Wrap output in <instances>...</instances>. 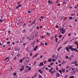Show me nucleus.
Masks as SVG:
<instances>
[{
  "label": "nucleus",
  "mask_w": 78,
  "mask_h": 78,
  "mask_svg": "<svg viewBox=\"0 0 78 78\" xmlns=\"http://www.w3.org/2000/svg\"><path fill=\"white\" fill-rule=\"evenodd\" d=\"M44 66V63H43V62L40 63L39 65L38 66L39 67H40V66Z\"/></svg>",
  "instance_id": "1"
},
{
  "label": "nucleus",
  "mask_w": 78,
  "mask_h": 78,
  "mask_svg": "<svg viewBox=\"0 0 78 78\" xmlns=\"http://www.w3.org/2000/svg\"><path fill=\"white\" fill-rule=\"evenodd\" d=\"M37 48H38V46H35V47L33 49L34 51H36V50H37Z\"/></svg>",
  "instance_id": "2"
},
{
  "label": "nucleus",
  "mask_w": 78,
  "mask_h": 78,
  "mask_svg": "<svg viewBox=\"0 0 78 78\" xmlns=\"http://www.w3.org/2000/svg\"><path fill=\"white\" fill-rule=\"evenodd\" d=\"M25 61H26V62H29V58L28 57H27L26 59H25Z\"/></svg>",
  "instance_id": "3"
},
{
  "label": "nucleus",
  "mask_w": 78,
  "mask_h": 78,
  "mask_svg": "<svg viewBox=\"0 0 78 78\" xmlns=\"http://www.w3.org/2000/svg\"><path fill=\"white\" fill-rule=\"evenodd\" d=\"M31 38L32 40H33V39H34V35H32L31 37Z\"/></svg>",
  "instance_id": "4"
},
{
  "label": "nucleus",
  "mask_w": 78,
  "mask_h": 78,
  "mask_svg": "<svg viewBox=\"0 0 78 78\" xmlns=\"http://www.w3.org/2000/svg\"><path fill=\"white\" fill-rule=\"evenodd\" d=\"M31 44L32 45H33L34 44H36V41H34L33 42H31Z\"/></svg>",
  "instance_id": "5"
},
{
  "label": "nucleus",
  "mask_w": 78,
  "mask_h": 78,
  "mask_svg": "<svg viewBox=\"0 0 78 78\" xmlns=\"http://www.w3.org/2000/svg\"><path fill=\"white\" fill-rule=\"evenodd\" d=\"M38 33L37 32V31L35 33V37H37V36L38 35Z\"/></svg>",
  "instance_id": "6"
},
{
  "label": "nucleus",
  "mask_w": 78,
  "mask_h": 78,
  "mask_svg": "<svg viewBox=\"0 0 78 78\" xmlns=\"http://www.w3.org/2000/svg\"><path fill=\"white\" fill-rule=\"evenodd\" d=\"M38 72H40V73H41V74H42V73H43V72H42V71H41V69H39V70H38Z\"/></svg>",
  "instance_id": "7"
},
{
  "label": "nucleus",
  "mask_w": 78,
  "mask_h": 78,
  "mask_svg": "<svg viewBox=\"0 0 78 78\" xmlns=\"http://www.w3.org/2000/svg\"><path fill=\"white\" fill-rule=\"evenodd\" d=\"M48 61L49 62H51V58H49L48 60Z\"/></svg>",
  "instance_id": "8"
},
{
  "label": "nucleus",
  "mask_w": 78,
  "mask_h": 78,
  "mask_svg": "<svg viewBox=\"0 0 78 78\" xmlns=\"http://www.w3.org/2000/svg\"><path fill=\"white\" fill-rule=\"evenodd\" d=\"M56 76L57 77H59V76H60V74H59V73H58L56 74Z\"/></svg>",
  "instance_id": "9"
},
{
  "label": "nucleus",
  "mask_w": 78,
  "mask_h": 78,
  "mask_svg": "<svg viewBox=\"0 0 78 78\" xmlns=\"http://www.w3.org/2000/svg\"><path fill=\"white\" fill-rule=\"evenodd\" d=\"M24 68H25L24 67L20 69L19 70H20V71H22V70H23V69H24Z\"/></svg>",
  "instance_id": "10"
},
{
  "label": "nucleus",
  "mask_w": 78,
  "mask_h": 78,
  "mask_svg": "<svg viewBox=\"0 0 78 78\" xmlns=\"http://www.w3.org/2000/svg\"><path fill=\"white\" fill-rule=\"evenodd\" d=\"M15 50L16 51H17L18 50V48L17 47H16L15 48Z\"/></svg>",
  "instance_id": "11"
},
{
  "label": "nucleus",
  "mask_w": 78,
  "mask_h": 78,
  "mask_svg": "<svg viewBox=\"0 0 78 78\" xmlns=\"http://www.w3.org/2000/svg\"><path fill=\"white\" fill-rule=\"evenodd\" d=\"M77 62V61H75V66H78V63H76Z\"/></svg>",
  "instance_id": "12"
},
{
  "label": "nucleus",
  "mask_w": 78,
  "mask_h": 78,
  "mask_svg": "<svg viewBox=\"0 0 78 78\" xmlns=\"http://www.w3.org/2000/svg\"><path fill=\"white\" fill-rule=\"evenodd\" d=\"M9 57H6L5 59V61H6L7 59H9Z\"/></svg>",
  "instance_id": "13"
},
{
  "label": "nucleus",
  "mask_w": 78,
  "mask_h": 78,
  "mask_svg": "<svg viewBox=\"0 0 78 78\" xmlns=\"http://www.w3.org/2000/svg\"><path fill=\"white\" fill-rule=\"evenodd\" d=\"M62 72H63V73H64L65 72V71H66V69L65 68L64 69H62Z\"/></svg>",
  "instance_id": "14"
},
{
  "label": "nucleus",
  "mask_w": 78,
  "mask_h": 78,
  "mask_svg": "<svg viewBox=\"0 0 78 78\" xmlns=\"http://www.w3.org/2000/svg\"><path fill=\"white\" fill-rule=\"evenodd\" d=\"M29 62H28L26 61L24 63V64H25V65H27Z\"/></svg>",
  "instance_id": "15"
},
{
  "label": "nucleus",
  "mask_w": 78,
  "mask_h": 78,
  "mask_svg": "<svg viewBox=\"0 0 78 78\" xmlns=\"http://www.w3.org/2000/svg\"><path fill=\"white\" fill-rule=\"evenodd\" d=\"M39 55V54H37L35 55H34L33 56V58H35L36 56H37V55Z\"/></svg>",
  "instance_id": "16"
},
{
  "label": "nucleus",
  "mask_w": 78,
  "mask_h": 78,
  "mask_svg": "<svg viewBox=\"0 0 78 78\" xmlns=\"http://www.w3.org/2000/svg\"><path fill=\"white\" fill-rule=\"evenodd\" d=\"M72 47H73V45H72L71 46L69 47V49L70 50L71 49L73 48Z\"/></svg>",
  "instance_id": "17"
},
{
  "label": "nucleus",
  "mask_w": 78,
  "mask_h": 78,
  "mask_svg": "<svg viewBox=\"0 0 78 78\" xmlns=\"http://www.w3.org/2000/svg\"><path fill=\"white\" fill-rule=\"evenodd\" d=\"M66 31L65 30H62V34H64V33H65Z\"/></svg>",
  "instance_id": "18"
},
{
  "label": "nucleus",
  "mask_w": 78,
  "mask_h": 78,
  "mask_svg": "<svg viewBox=\"0 0 78 78\" xmlns=\"http://www.w3.org/2000/svg\"><path fill=\"white\" fill-rule=\"evenodd\" d=\"M44 45V43H42L40 44V45L41 46H42V45Z\"/></svg>",
  "instance_id": "19"
},
{
  "label": "nucleus",
  "mask_w": 78,
  "mask_h": 78,
  "mask_svg": "<svg viewBox=\"0 0 78 78\" xmlns=\"http://www.w3.org/2000/svg\"><path fill=\"white\" fill-rule=\"evenodd\" d=\"M27 12H28V13H29V14H31V11L30 10H28Z\"/></svg>",
  "instance_id": "20"
},
{
  "label": "nucleus",
  "mask_w": 78,
  "mask_h": 78,
  "mask_svg": "<svg viewBox=\"0 0 78 78\" xmlns=\"http://www.w3.org/2000/svg\"><path fill=\"white\" fill-rule=\"evenodd\" d=\"M55 57V55H53L52 57V58H54Z\"/></svg>",
  "instance_id": "21"
},
{
  "label": "nucleus",
  "mask_w": 78,
  "mask_h": 78,
  "mask_svg": "<svg viewBox=\"0 0 78 78\" xmlns=\"http://www.w3.org/2000/svg\"><path fill=\"white\" fill-rule=\"evenodd\" d=\"M22 62H23V60H22V59H21L20 61V63H22Z\"/></svg>",
  "instance_id": "22"
},
{
  "label": "nucleus",
  "mask_w": 78,
  "mask_h": 78,
  "mask_svg": "<svg viewBox=\"0 0 78 78\" xmlns=\"http://www.w3.org/2000/svg\"><path fill=\"white\" fill-rule=\"evenodd\" d=\"M11 30H9V31H8V33H9V34H11Z\"/></svg>",
  "instance_id": "23"
},
{
  "label": "nucleus",
  "mask_w": 78,
  "mask_h": 78,
  "mask_svg": "<svg viewBox=\"0 0 78 78\" xmlns=\"http://www.w3.org/2000/svg\"><path fill=\"white\" fill-rule=\"evenodd\" d=\"M18 6L19 8H20V7H21L22 6V4H20L19 5H18Z\"/></svg>",
  "instance_id": "24"
},
{
  "label": "nucleus",
  "mask_w": 78,
  "mask_h": 78,
  "mask_svg": "<svg viewBox=\"0 0 78 78\" xmlns=\"http://www.w3.org/2000/svg\"><path fill=\"white\" fill-rule=\"evenodd\" d=\"M31 67H29L28 69L29 71H30L31 70Z\"/></svg>",
  "instance_id": "25"
},
{
  "label": "nucleus",
  "mask_w": 78,
  "mask_h": 78,
  "mask_svg": "<svg viewBox=\"0 0 78 78\" xmlns=\"http://www.w3.org/2000/svg\"><path fill=\"white\" fill-rule=\"evenodd\" d=\"M67 17H66L65 19H64L63 22H64L65 20H67Z\"/></svg>",
  "instance_id": "26"
},
{
  "label": "nucleus",
  "mask_w": 78,
  "mask_h": 78,
  "mask_svg": "<svg viewBox=\"0 0 78 78\" xmlns=\"http://www.w3.org/2000/svg\"><path fill=\"white\" fill-rule=\"evenodd\" d=\"M5 21V20L2 19V20H0V22H3V21Z\"/></svg>",
  "instance_id": "27"
},
{
  "label": "nucleus",
  "mask_w": 78,
  "mask_h": 78,
  "mask_svg": "<svg viewBox=\"0 0 78 78\" xmlns=\"http://www.w3.org/2000/svg\"><path fill=\"white\" fill-rule=\"evenodd\" d=\"M48 2L49 4H50V3H51V1H50V0H49Z\"/></svg>",
  "instance_id": "28"
},
{
  "label": "nucleus",
  "mask_w": 78,
  "mask_h": 78,
  "mask_svg": "<svg viewBox=\"0 0 78 78\" xmlns=\"http://www.w3.org/2000/svg\"><path fill=\"white\" fill-rule=\"evenodd\" d=\"M70 24H68V25H67V27L68 28H69V27H70Z\"/></svg>",
  "instance_id": "29"
},
{
  "label": "nucleus",
  "mask_w": 78,
  "mask_h": 78,
  "mask_svg": "<svg viewBox=\"0 0 78 78\" xmlns=\"http://www.w3.org/2000/svg\"><path fill=\"white\" fill-rule=\"evenodd\" d=\"M25 31H26V30L25 29H24L23 31V33H25Z\"/></svg>",
  "instance_id": "30"
},
{
  "label": "nucleus",
  "mask_w": 78,
  "mask_h": 78,
  "mask_svg": "<svg viewBox=\"0 0 78 78\" xmlns=\"http://www.w3.org/2000/svg\"><path fill=\"white\" fill-rule=\"evenodd\" d=\"M43 62L44 63V64H46V63H47V61H46V60L44 61Z\"/></svg>",
  "instance_id": "31"
},
{
  "label": "nucleus",
  "mask_w": 78,
  "mask_h": 78,
  "mask_svg": "<svg viewBox=\"0 0 78 78\" xmlns=\"http://www.w3.org/2000/svg\"><path fill=\"white\" fill-rule=\"evenodd\" d=\"M52 4H53V2H51V3L50 4V5H51Z\"/></svg>",
  "instance_id": "32"
},
{
  "label": "nucleus",
  "mask_w": 78,
  "mask_h": 78,
  "mask_svg": "<svg viewBox=\"0 0 78 78\" xmlns=\"http://www.w3.org/2000/svg\"><path fill=\"white\" fill-rule=\"evenodd\" d=\"M20 55V54H17V57H19V56Z\"/></svg>",
  "instance_id": "33"
},
{
  "label": "nucleus",
  "mask_w": 78,
  "mask_h": 78,
  "mask_svg": "<svg viewBox=\"0 0 78 78\" xmlns=\"http://www.w3.org/2000/svg\"><path fill=\"white\" fill-rule=\"evenodd\" d=\"M62 35H60L58 37L59 38H61V37H62Z\"/></svg>",
  "instance_id": "34"
},
{
  "label": "nucleus",
  "mask_w": 78,
  "mask_h": 78,
  "mask_svg": "<svg viewBox=\"0 0 78 78\" xmlns=\"http://www.w3.org/2000/svg\"><path fill=\"white\" fill-rule=\"evenodd\" d=\"M73 17L72 16H70L69 18V20H70V19H72Z\"/></svg>",
  "instance_id": "35"
},
{
  "label": "nucleus",
  "mask_w": 78,
  "mask_h": 78,
  "mask_svg": "<svg viewBox=\"0 0 78 78\" xmlns=\"http://www.w3.org/2000/svg\"><path fill=\"white\" fill-rule=\"evenodd\" d=\"M52 61H54L55 62L56 61V60H55V59H52Z\"/></svg>",
  "instance_id": "36"
},
{
  "label": "nucleus",
  "mask_w": 78,
  "mask_h": 78,
  "mask_svg": "<svg viewBox=\"0 0 78 78\" xmlns=\"http://www.w3.org/2000/svg\"><path fill=\"white\" fill-rule=\"evenodd\" d=\"M16 74H17V73H13V76H16Z\"/></svg>",
  "instance_id": "37"
},
{
  "label": "nucleus",
  "mask_w": 78,
  "mask_h": 78,
  "mask_svg": "<svg viewBox=\"0 0 78 78\" xmlns=\"http://www.w3.org/2000/svg\"><path fill=\"white\" fill-rule=\"evenodd\" d=\"M64 16H62L61 17V20H62V19H63L64 18Z\"/></svg>",
  "instance_id": "38"
},
{
  "label": "nucleus",
  "mask_w": 78,
  "mask_h": 78,
  "mask_svg": "<svg viewBox=\"0 0 78 78\" xmlns=\"http://www.w3.org/2000/svg\"><path fill=\"white\" fill-rule=\"evenodd\" d=\"M59 72L60 73H62V70H59Z\"/></svg>",
  "instance_id": "39"
},
{
  "label": "nucleus",
  "mask_w": 78,
  "mask_h": 78,
  "mask_svg": "<svg viewBox=\"0 0 78 78\" xmlns=\"http://www.w3.org/2000/svg\"><path fill=\"white\" fill-rule=\"evenodd\" d=\"M54 64V63H53V62H52L51 63V64H50V66H52Z\"/></svg>",
  "instance_id": "40"
},
{
  "label": "nucleus",
  "mask_w": 78,
  "mask_h": 78,
  "mask_svg": "<svg viewBox=\"0 0 78 78\" xmlns=\"http://www.w3.org/2000/svg\"><path fill=\"white\" fill-rule=\"evenodd\" d=\"M36 19H35L34 20V23H35L36 22Z\"/></svg>",
  "instance_id": "41"
},
{
  "label": "nucleus",
  "mask_w": 78,
  "mask_h": 78,
  "mask_svg": "<svg viewBox=\"0 0 78 78\" xmlns=\"http://www.w3.org/2000/svg\"><path fill=\"white\" fill-rule=\"evenodd\" d=\"M44 37H45V36H43L42 37H41V39H44Z\"/></svg>",
  "instance_id": "42"
},
{
  "label": "nucleus",
  "mask_w": 78,
  "mask_h": 78,
  "mask_svg": "<svg viewBox=\"0 0 78 78\" xmlns=\"http://www.w3.org/2000/svg\"><path fill=\"white\" fill-rule=\"evenodd\" d=\"M20 4V2H18L17 3V5H19Z\"/></svg>",
  "instance_id": "43"
},
{
  "label": "nucleus",
  "mask_w": 78,
  "mask_h": 78,
  "mask_svg": "<svg viewBox=\"0 0 78 78\" xmlns=\"http://www.w3.org/2000/svg\"><path fill=\"white\" fill-rule=\"evenodd\" d=\"M39 78H42V76H41V75H39Z\"/></svg>",
  "instance_id": "44"
},
{
  "label": "nucleus",
  "mask_w": 78,
  "mask_h": 78,
  "mask_svg": "<svg viewBox=\"0 0 78 78\" xmlns=\"http://www.w3.org/2000/svg\"><path fill=\"white\" fill-rule=\"evenodd\" d=\"M18 8H19V7H18V6L15 8V9H17Z\"/></svg>",
  "instance_id": "45"
},
{
  "label": "nucleus",
  "mask_w": 78,
  "mask_h": 78,
  "mask_svg": "<svg viewBox=\"0 0 78 78\" xmlns=\"http://www.w3.org/2000/svg\"><path fill=\"white\" fill-rule=\"evenodd\" d=\"M56 70H57V71H58V70H59V69H58V66H57V67L56 68Z\"/></svg>",
  "instance_id": "46"
},
{
  "label": "nucleus",
  "mask_w": 78,
  "mask_h": 78,
  "mask_svg": "<svg viewBox=\"0 0 78 78\" xmlns=\"http://www.w3.org/2000/svg\"><path fill=\"white\" fill-rule=\"evenodd\" d=\"M53 69V67H51V69L50 70L52 71Z\"/></svg>",
  "instance_id": "47"
},
{
  "label": "nucleus",
  "mask_w": 78,
  "mask_h": 78,
  "mask_svg": "<svg viewBox=\"0 0 78 78\" xmlns=\"http://www.w3.org/2000/svg\"><path fill=\"white\" fill-rule=\"evenodd\" d=\"M69 48H68V47H66V50H67L68 49H69Z\"/></svg>",
  "instance_id": "48"
},
{
  "label": "nucleus",
  "mask_w": 78,
  "mask_h": 78,
  "mask_svg": "<svg viewBox=\"0 0 78 78\" xmlns=\"http://www.w3.org/2000/svg\"><path fill=\"white\" fill-rule=\"evenodd\" d=\"M45 66H44L43 68H42L41 69V70H43V69H44V68H45Z\"/></svg>",
  "instance_id": "49"
},
{
  "label": "nucleus",
  "mask_w": 78,
  "mask_h": 78,
  "mask_svg": "<svg viewBox=\"0 0 78 78\" xmlns=\"http://www.w3.org/2000/svg\"><path fill=\"white\" fill-rule=\"evenodd\" d=\"M55 27H56V28H58V25H56Z\"/></svg>",
  "instance_id": "50"
},
{
  "label": "nucleus",
  "mask_w": 78,
  "mask_h": 78,
  "mask_svg": "<svg viewBox=\"0 0 78 78\" xmlns=\"http://www.w3.org/2000/svg\"><path fill=\"white\" fill-rule=\"evenodd\" d=\"M26 43H24V44H23V46H25V45H26Z\"/></svg>",
  "instance_id": "51"
},
{
  "label": "nucleus",
  "mask_w": 78,
  "mask_h": 78,
  "mask_svg": "<svg viewBox=\"0 0 78 78\" xmlns=\"http://www.w3.org/2000/svg\"><path fill=\"white\" fill-rule=\"evenodd\" d=\"M36 28V25L34 26L33 27V28Z\"/></svg>",
  "instance_id": "52"
},
{
  "label": "nucleus",
  "mask_w": 78,
  "mask_h": 78,
  "mask_svg": "<svg viewBox=\"0 0 78 78\" xmlns=\"http://www.w3.org/2000/svg\"><path fill=\"white\" fill-rule=\"evenodd\" d=\"M76 49L75 48H74L73 50H74V51H76Z\"/></svg>",
  "instance_id": "53"
},
{
  "label": "nucleus",
  "mask_w": 78,
  "mask_h": 78,
  "mask_svg": "<svg viewBox=\"0 0 78 78\" xmlns=\"http://www.w3.org/2000/svg\"><path fill=\"white\" fill-rule=\"evenodd\" d=\"M41 19H44V17L41 16Z\"/></svg>",
  "instance_id": "54"
},
{
  "label": "nucleus",
  "mask_w": 78,
  "mask_h": 78,
  "mask_svg": "<svg viewBox=\"0 0 78 78\" xmlns=\"http://www.w3.org/2000/svg\"><path fill=\"white\" fill-rule=\"evenodd\" d=\"M71 35V33H69L68 34V36L69 37Z\"/></svg>",
  "instance_id": "55"
},
{
  "label": "nucleus",
  "mask_w": 78,
  "mask_h": 78,
  "mask_svg": "<svg viewBox=\"0 0 78 78\" xmlns=\"http://www.w3.org/2000/svg\"><path fill=\"white\" fill-rule=\"evenodd\" d=\"M10 44V41H9L7 42V44Z\"/></svg>",
  "instance_id": "56"
},
{
  "label": "nucleus",
  "mask_w": 78,
  "mask_h": 78,
  "mask_svg": "<svg viewBox=\"0 0 78 78\" xmlns=\"http://www.w3.org/2000/svg\"><path fill=\"white\" fill-rule=\"evenodd\" d=\"M74 15H75V14L73 13V14H71V16H74Z\"/></svg>",
  "instance_id": "57"
},
{
  "label": "nucleus",
  "mask_w": 78,
  "mask_h": 78,
  "mask_svg": "<svg viewBox=\"0 0 78 78\" xmlns=\"http://www.w3.org/2000/svg\"><path fill=\"white\" fill-rule=\"evenodd\" d=\"M60 5H61V4H60V3H58L57 5V6H60Z\"/></svg>",
  "instance_id": "58"
},
{
  "label": "nucleus",
  "mask_w": 78,
  "mask_h": 78,
  "mask_svg": "<svg viewBox=\"0 0 78 78\" xmlns=\"http://www.w3.org/2000/svg\"><path fill=\"white\" fill-rule=\"evenodd\" d=\"M51 69H49V72H50V73H51Z\"/></svg>",
  "instance_id": "59"
},
{
  "label": "nucleus",
  "mask_w": 78,
  "mask_h": 78,
  "mask_svg": "<svg viewBox=\"0 0 78 78\" xmlns=\"http://www.w3.org/2000/svg\"><path fill=\"white\" fill-rule=\"evenodd\" d=\"M75 44H78V42L77 41H76L75 42Z\"/></svg>",
  "instance_id": "60"
},
{
  "label": "nucleus",
  "mask_w": 78,
  "mask_h": 78,
  "mask_svg": "<svg viewBox=\"0 0 78 78\" xmlns=\"http://www.w3.org/2000/svg\"><path fill=\"white\" fill-rule=\"evenodd\" d=\"M66 43H67V42H65L63 44V45H65Z\"/></svg>",
  "instance_id": "61"
},
{
  "label": "nucleus",
  "mask_w": 78,
  "mask_h": 78,
  "mask_svg": "<svg viewBox=\"0 0 78 78\" xmlns=\"http://www.w3.org/2000/svg\"><path fill=\"white\" fill-rule=\"evenodd\" d=\"M56 37H57V34H56L55 36V38H56Z\"/></svg>",
  "instance_id": "62"
},
{
  "label": "nucleus",
  "mask_w": 78,
  "mask_h": 78,
  "mask_svg": "<svg viewBox=\"0 0 78 78\" xmlns=\"http://www.w3.org/2000/svg\"><path fill=\"white\" fill-rule=\"evenodd\" d=\"M46 70H49V69H48V68L47 67H46L45 68Z\"/></svg>",
  "instance_id": "63"
},
{
  "label": "nucleus",
  "mask_w": 78,
  "mask_h": 78,
  "mask_svg": "<svg viewBox=\"0 0 78 78\" xmlns=\"http://www.w3.org/2000/svg\"><path fill=\"white\" fill-rule=\"evenodd\" d=\"M70 78H73V76H70Z\"/></svg>",
  "instance_id": "64"
}]
</instances>
